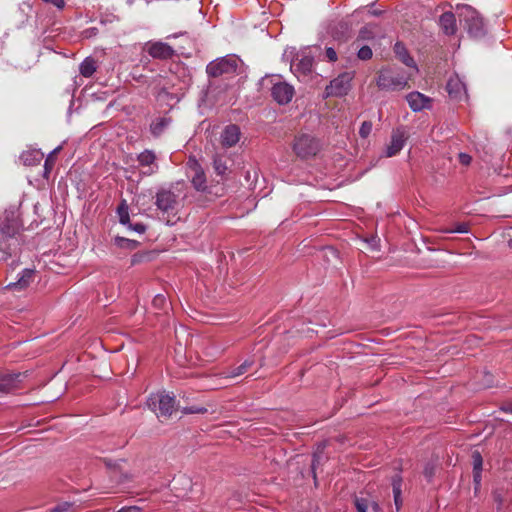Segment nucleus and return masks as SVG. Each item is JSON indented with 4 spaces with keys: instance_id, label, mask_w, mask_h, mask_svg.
<instances>
[{
    "instance_id": "603ef678",
    "label": "nucleus",
    "mask_w": 512,
    "mask_h": 512,
    "mask_svg": "<svg viewBox=\"0 0 512 512\" xmlns=\"http://www.w3.org/2000/svg\"><path fill=\"white\" fill-rule=\"evenodd\" d=\"M144 258V255L141 254H134L131 258V265H136L142 261Z\"/></svg>"
},
{
    "instance_id": "2f4dec72",
    "label": "nucleus",
    "mask_w": 512,
    "mask_h": 512,
    "mask_svg": "<svg viewBox=\"0 0 512 512\" xmlns=\"http://www.w3.org/2000/svg\"><path fill=\"white\" fill-rule=\"evenodd\" d=\"M213 168L217 175L223 176L225 175L228 167L226 165V161L222 156L216 155L213 158Z\"/></svg>"
},
{
    "instance_id": "c756f323",
    "label": "nucleus",
    "mask_w": 512,
    "mask_h": 512,
    "mask_svg": "<svg viewBox=\"0 0 512 512\" xmlns=\"http://www.w3.org/2000/svg\"><path fill=\"white\" fill-rule=\"evenodd\" d=\"M117 214L119 217V222L122 225H128L130 221L129 216V207L127 205L126 200H122L121 203L117 207Z\"/></svg>"
},
{
    "instance_id": "aec40b11",
    "label": "nucleus",
    "mask_w": 512,
    "mask_h": 512,
    "mask_svg": "<svg viewBox=\"0 0 512 512\" xmlns=\"http://www.w3.org/2000/svg\"><path fill=\"white\" fill-rule=\"evenodd\" d=\"M313 64L314 58L310 55H304L296 63L292 64L291 68L295 73L306 76L312 72Z\"/></svg>"
},
{
    "instance_id": "9b49d317",
    "label": "nucleus",
    "mask_w": 512,
    "mask_h": 512,
    "mask_svg": "<svg viewBox=\"0 0 512 512\" xmlns=\"http://www.w3.org/2000/svg\"><path fill=\"white\" fill-rule=\"evenodd\" d=\"M240 136L241 131L239 126L236 124L227 125L220 136L221 145L225 148L233 147L239 142Z\"/></svg>"
},
{
    "instance_id": "37998d69",
    "label": "nucleus",
    "mask_w": 512,
    "mask_h": 512,
    "mask_svg": "<svg viewBox=\"0 0 512 512\" xmlns=\"http://www.w3.org/2000/svg\"><path fill=\"white\" fill-rule=\"evenodd\" d=\"M458 160L462 165L468 166L472 161V157L467 153L461 152L458 155Z\"/></svg>"
},
{
    "instance_id": "5fc2aeb1",
    "label": "nucleus",
    "mask_w": 512,
    "mask_h": 512,
    "mask_svg": "<svg viewBox=\"0 0 512 512\" xmlns=\"http://www.w3.org/2000/svg\"><path fill=\"white\" fill-rule=\"evenodd\" d=\"M509 246L512 248V239L508 242Z\"/></svg>"
},
{
    "instance_id": "b1692460",
    "label": "nucleus",
    "mask_w": 512,
    "mask_h": 512,
    "mask_svg": "<svg viewBox=\"0 0 512 512\" xmlns=\"http://www.w3.org/2000/svg\"><path fill=\"white\" fill-rule=\"evenodd\" d=\"M402 478L399 475H395L392 478V490H393V497H394V503H395V511L399 512V510L402 507Z\"/></svg>"
},
{
    "instance_id": "0eeeda50",
    "label": "nucleus",
    "mask_w": 512,
    "mask_h": 512,
    "mask_svg": "<svg viewBox=\"0 0 512 512\" xmlns=\"http://www.w3.org/2000/svg\"><path fill=\"white\" fill-rule=\"evenodd\" d=\"M319 149L320 146L318 141L307 134H302L296 137L293 143V151L302 159L315 156Z\"/></svg>"
},
{
    "instance_id": "72a5a7b5",
    "label": "nucleus",
    "mask_w": 512,
    "mask_h": 512,
    "mask_svg": "<svg viewBox=\"0 0 512 512\" xmlns=\"http://www.w3.org/2000/svg\"><path fill=\"white\" fill-rule=\"evenodd\" d=\"M372 56H373L372 49L367 45L362 46L357 52V57L363 61L370 60L372 58Z\"/></svg>"
},
{
    "instance_id": "79ce46f5",
    "label": "nucleus",
    "mask_w": 512,
    "mask_h": 512,
    "mask_svg": "<svg viewBox=\"0 0 512 512\" xmlns=\"http://www.w3.org/2000/svg\"><path fill=\"white\" fill-rule=\"evenodd\" d=\"M127 226L129 229H132L133 231L140 233V234L144 233L146 231V226L143 223L132 224L129 222V224Z\"/></svg>"
},
{
    "instance_id": "c03bdc74",
    "label": "nucleus",
    "mask_w": 512,
    "mask_h": 512,
    "mask_svg": "<svg viewBox=\"0 0 512 512\" xmlns=\"http://www.w3.org/2000/svg\"><path fill=\"white\" fill-rule=\"evenodd\" d=\"M493 499L497 503V510L499 512L501 507H502V505H503V501H504L501 492L494 491L493 492Z\"/></svg>"
},
{
    "instance_id": "a19ab883",
    "label": "nucleus",
    "mask_w": 512,
    "mask_h": 512,
    "mask_svg": "<svg viewBox=\"0 0 512 512\" xmlns=\"http://www.w3.org/2000/svg\"><path fill=\"white\" fill-rule=\"evenodd\" d=\"M445 233H467L468 232V226L465 223H460L456 226L455 229H445L443 230Z\"/></svg>"
},
{
    "instance_id": "412c9836",
    "label": "nucleus",
    "mask_w": 512,
    "mask_h": 512,
    "mask_svg": "<svg viewBox=\"0 0 512 512\" xmlns=\"http://www.w3.org/2000/svg\"><path fill=\"white\" fill-rule=\"evenodd\" d=\"M447 92L451 98L461 99L466 94L465 85L458 77L450 78L446 85Z\"/></svg>"
},
{
    "instance_id": "cd10ccee",
    "label": "nucleus",
    "mask_w": 512,
    "mask_h": 512,
    "mask_svg": "<svg viewBox=\"0 0 512 512\" xmlns=\"http://www.w3.org/2000/svg\"><path fill=\"white\" fill-rule=\"evenodd\" d=\"M254 364L253 360H245L241 365L232 369L229 372H223L221 375L224 378H235L246 373Z\"/></svg>"
},
{
    "instance_id": "49530a36",
    "label": "nucleus",
    "mask_w": 512,
    "mask_h": 512,
    "mask_svg": "<svg viewBox=\"0 0 512 512\" xmlns=\"http://www.w3.org/2000/svg\"><path fill=\"white\" fill-rule=\"evenodd\" d=\"M481 473L482 471H473V481L475 484V490H478L480 488L482 479Z\"/></svg>"
},
{
    "instance_id": "864d4df0",
    "label": "nucleus",
    "mask_w": 512,
    "mask_h": 512,
    "mask_svg": "<svg viewBox=\"0 0 512 512\" xmlns=\"http://www.w3.org/2000/svg\"><path fill=\"white\" fill-rule=\"evenodd\" d=\"M501 410L506 413L512 414V404H506L501 407Z\"/></svg>"
},
{
    "instance_id": "7ed1b4c3",
    "label": "nucleus",
    "mask_w": 512,
    "mask_h": 512,
    "mask_svg": "<svg viewBox=\"0 0 512 512\" xmlns=\"http://www.w3.org/2000/svg\"><path fill=\"white\" fill-rule=\"evenodd\" d=\"M376 84L380 90H401L407 86L408 77L403 73L394 71L393 69L383 68L378 72Z\"/></svg>"
},
{
    "instance_id": "a878e982",
    "label": "nucleus",
    "mask_w": 512,
    "mask_h": 512,
    "mask_svg": "<svg viewBox=\"0 0 512 512\" xmlns=\"http://www.w3.org/2000/svg\"><path fill=\"white\" fill-rule=\"evenodd\" d=\"M18 375H6L0 379V396L12 392L16 387Z\"/></svg>"
},
{
    "instance_id": "6ab92c4d",
    "label": "nucleus",
    "mask_w": 512,
    "mask_h": 512,
    "mask_svg": "<svg viewBox=\"0 0 512 512\" xmlns=\"http://www.w3.org/2000/svg\"><path fill=\"white\" fill-rule=\"evenodd\" d=\"M172 123V118L168 116H162L155 118L149 127L150 133L153 137L159 138L164 134L168 127Z\"/></svg>"
},
{
    "instance_id": "e433bc0d",
    "label": "nucleus",
    "mask_w": 512,
    "mask_h": 512,
    "mask_svg": "<svg viewBox=\"0 0 512 512\" xmlns=\"http://www.w3.org/2000/svg\"><path fill=\"white\" fill-rule=\"evenodd\" d=\"M473 471H482L483 459L480 452L475 451L472 454Z\"/></svg>"
},
{
    "instance_id": "20e7f679",
    "label": "nucleus",
    "mask_w": 512,
    "mask_h": 512,
    "mask_svg": "<svg viewBox=\"0 0 512 512\" xmlns=\"http://www.w3.org/2000/svg\"><path fill=\"white\" fill-rule=\"evenodd\" d=\"M20 231V225L13 216L6 217L5 221L0 225V252L7 255L11 254L12 246L17 243L16 235Z\"/></svg>"
},
{
    "instance_id": "de8ad7c7",
    "label": "nucleus",
    "mask_w": 512,
    "mask_h": 512,
    "mask_svg": "<svg viewBox=\"0 0 512 512\" xmlns=\"http://www.w3.org/2000/svg\"><path fill=\"white\" fill-rule=\"evenodd\" d=\"M320 460H321V456L318 453H314L313 459H312V464H311V469H312V472L314 475H315L317 465L320 463Z\"/></svg>"
},
{
    "instance_id": "1a4fd4ad",
    "label": "nucleus",
    "mask_w": 512,
    "mask_h": 512,
    "mask_svg": "<svg viewBox=\"0 0 512 512\" xmlns=\"http://www.w3.org/2000/svg\"><path fill=\"white\" fill-rule=\"evenodd\" d=\"M271 97L279 105H286L291 102L295 95L294 87L280 78L271 80Z\"/></svg>"
},
{
    "instance_id": "6e6552de",
    "label": "nucleus",
    "mask_w": 512,
    "mask_h": 512,
    "mask_svg": "<svg viewBox=\"0 0 512 512\" xmlns=\"http://www.w3.org/2000/svg\"><path fill=\"white\" fill-rule=\"evenodd\" d=\"M352 79L351 73H341L326 86L325 97H342L347 95L351 89Z\"/></svg>"
},
{
    "instance_id": "9d476101",
    "label": "nucleus",
    "mask_w": 512,
    "mask_h": 512,
    "mask_svg": "<svg viewBox=\"0 0 512 512\" xmlns=\"http://www.w3.org/2000/svg\"><path fill=\"white\" fill-rule=\"evenodd\" d=\"M137 161L140 167L146 168L143 172L146 176H151L158 172L157 156L153 150L145 149L137 155Z\"/></svg>"
},
{
    "instance_id": "8fccbe9b",
    "label": "nucleus",
    "mask_w": 512,
    "mask_h": 512,
    "mask_svg": "<svg viewBox=\"0 0 512 512\" xmlns=\"http://www.w3.org/2000/svg\"><path fill=\"white\" fill-rule=\"evenodd\" d=\"M70 504L65 503L63 505L57 506L51 512H69Z\"/></svg>"
},
{
    "instance_id": "f8f14e48",
    "label": "nucleus",
    "mask_w": 512,
    "mask_h": 512,
    "mask_svg": "<svg viewBox=\"0 0 512 512\" xmlns=\"http://www.w3.org/2000/svg\"><path fill=\"white\" fill-rule=\"evenodd\" d=\"M406 100L413 112H420L424 109L430 108L431 98L418 91H413L407 94Z\"/></svg>"
},
{
    "instance_id": "f257e3e1",
    "label": "nucleus",
    "mask_w": 512,
    "mask_h": 512,
    "mask_svg": "<svg viewBox=\"0 0 512 512\" xmlns=\"http://www.w3.org/2000/svg\"><path fill=\"white\" fill-rule=\"evenodd\" d=\"M457 16L460 24L467 31L470 37L482 38L486 35L487 29L480 13L469 5H462L457 8Z\"/></svg>"
},
{
    "instance_id": "a18cd8bd",
    "label": "nucleus",
    "mask_w": 512,
    "mask_h": 512,
    "mask_svg": "<svg viewBox=\"0 0 512 512\" xmlns=\"http://www.w3.org/2000/svg\"><path fill=\"white\" fill-rule=\"evenodd\" d=\"M98 28L97 27H90L83 31V35L85 38H91L95 37L98 34Z\"/></svg>"
},
{
    "instance_id": "4468645a",
    "label": "nucleus",
    "mask_w": 512,
    "mask_h": 512,
    "mask_svg": "<svg viewBox=\"0 0 512 512\" xmlns=\"http://www.w3.org/2000/svg\"><path fill=\"white\" fill-rule=\"evenodd\" d=\"M34 278L35 270L25 268L20 272L18 280L16 282L9 283L6 286V289L14 291L24 290L33 282Z\"/></svg>"
},
{
    "instance_id": "58836bf2",
    "label": "nucleus",
    "mask_w": 512,
    "mask_h": 512,
    "mask_svg": "<svg viewBox=\"0 0 512 512\" xmlns=\"http://www.w3.org/2000/svg\"><path fill=\"white\" fill-rule=\"evenodd\" d=\"M152 304L157 309H162L166 304V298L162 294H157L154 296Z\"/></svg>"
},
{
    "instance_id": "dca6fc26",
    "label": "nucleus",
    "mask_w": 512,
    "mask_h": 512,
    "mask_svg": "<svg viewBox=\"0 0 512 512\" xmlns=\"http://www.w3.org/2000/svg\"><path fill=\"white\" fill-rule=\"evenodd\" d=\"M405 144V135L404 132L400 130L393 131L391 135L390 144L387 146L385 150L386 157H393L397 155Z\"/></svg>"
},
{
    "instance_id": "c85d7f7f",
    "label": "nucleus",
    "mask_w": 512,
    "mask_h": 512,
    "mask_svg": "<svg viewBox=\"0 0 512 512\" xmlns=\"http://www.w3.org/2000/svg\"><path fill=\"white\" fill-rule=\"evenodd\" d=\"M375 26L373 24H368L362 27L357 35L356 42L360 41H371L375 39Z\"/></svg>"
},
{
    "instance_id": "ddd939ff",
    "label": "nucleus",
    "mask_w": 512,
    "mask_h": 512,
    "mask_svg": "<svg viewBox=\"0 0 512 512\" xmlns=\"http://www.w3.org/2000/svg\"><path fill=\"white\" fill-rule=\"evenodd\" d=\"M438 25L441 31L447 36H454L458 30L456 15L446 11L439 17Z\"/></svg>"
},
{
    "instance_id": "f3484780",
    "label": "nucleus",
    "mask_w": 512,
    "mask_h": 512,
    "mask_svg": "<svg viewBox=\"0 0 512 512\" xmlns=\"http://www.w3.org/2000/svg\"><path fill=\"white\" fill-rule=\"evenodd\" d=\"M148 53L153 58L169 59L173 56L174 50L167 43L155 42L149 46Z\"/></svg>"
},
{
    "instance_id": "ea45409f",
    "label": "nucleus",
    "mask_w": 512,
    "mask_h": 512,
    "mask_svg": "<svg viewBox=\"0 0 512 512\" xmlns=\"http://www.w3.org/2000/svg\"><path fill=\"white\" fill-rule=\"evenodd\" d=\"M325 57L330 62H336L338 59L337 52L332 47H327L325 50Z\"/></svg>"
},
{
    "instance_id": "39448f33",
    "label": "nucleus",
    "mask_w": 512,
    "mask_h": 512,
    "mask_svg": "<svg viewBox=\"0 0 512 512\" xmlns=\"http://www.w3.org/2000/svg\"><path fill=\"white\" fill-rule=\"evenodd\" d=\"M239 59L234 55H227L211 61L206 66L209 77L231 76L237 73Z\"/></svg>"
},
{
    "instance_id": "393cba45",
    "label": "nucleus",
    "mask_w": 512,
    "mask_h": 512,
    "mask_svg": "<svg viewBox=\"0 0 512 512\" xmlns=\"http://www.w3.org/2000/svg\"><path fill=\"white\" fill-rule=\"evenodd\" d=\"M62 147L58 146L53 151H51L44 162V169H43V178L48 179L50 176V173L55 165L56 162V156L61 151Z\"/></svg>"
},
{
    "instance_id": "4be33fe9",
    "label": "nucleus",
    "mask_w": 512,
    "mask_h": 512,
    "mask_svg": "<svg viewBox=\"0 0 512 512\" xmlns=\"http://www.w3.org/2000/svg\"><path fill=\"white\" fill-rule=\"evenodd\" d=\"M43 158H44V154L38 149L24 151L20 155V161L25 166L39 165L41 163V161L43 160Z\"/></svg>"
},
{
    "instance_id": "7c9ffc66",
    "label": "nucleus",
    "mask_w": 512,
    "mask_h": 512,
    "mask_svg": "<svg viewBox=\"0 0 512 512\" xmlns=\"http://www.w3.org/2000/svg\"><path fill=\"white\" fill-rule=\"evenodd\" d=\"M139 242L136 240L127 239L124 237L117 236L115 238V245L122 249L134 250L139 246Z\"/></svg>"
},
{
    "instance_id": "f03ea898",
    "label": "nucleus",
    "mask_w": 512,
    "mask_h": 512,
    "mask_svg": "<svg viewBox=\"0 0 512 512\" xmlns=\"http://www.w3.org/2000/svg\"><path fill=\"white\" fill-rule=\"evenodd\" d=\"M155 205L162 214L163 219L169 224L170 217H175L180 207V197L172 187H161L155 194Z\"/></svg>"
},
{
    "instance_id": "c9c22d12",
    "label": "nucleus",
    "mask_w": 512,
    "mask_h": 512,
    "mask_svg": "<svg viewBox=\"0 0 512 512\" xmlns=\"http://www.w3.org/2000/svg\"><path fill=\"white\" fill-rule=\"evenodd\" d=\"M208 409L203 406H189L183 408L184 414H206Z\"/></svg>"
},
{
    "instance_id": "2eb2a0df",
    "label": "nucleus",
    "mask_w": 512,
    "mask_h": 512,
    "mask_svg": "<svg viewBox=\"0 0 512 512\" xmlns=\"http://www.w3.org/2000/svg\"><path fill=\"white\" fill-rule=\"evenodd\" d=\"M156 81H157L156 97L159 101L178 102L179 99H178L177 95L170 91V88H171L170 83L166 82L162 76H159Z\"/></svg>"
},
{
    "instance_id": "5701e85b",
    "label": "nucleus",
    "mask_w": 512,
    "mask_h": 512,
    "mask_svg": "<svg viewBox=\"0 0 512 512\" xmlns=\"http://www.w3.org/2000/svg\"><path fill=\"white\" fill-rule=\"evenodd\" d=\"M194 175L191 183L197 191L204 192L207 189L206 177L202 168L195 162L193 167Z\"/></svg>"
},
{
    "instance_id": "473e14b6",
    "label": "nucleus",
    "mask_w": 512,
    "mask_h": 512,
    "mask_svg": "<svg viewBox=\"0 0 512 512\" xmlns=\"http://www.w3.org/2000/svg\"><path fill=\"white\" fill-rule=\"evenodd\" d=\"M354 504L357 512H368L370 501L367 498L355 497Z\"/></svg>"
},
{
    "instance_id": "09e8293b",
    "label": "nucleus",
    "mask_w": 512,
    "mask_h": 512,
    "mask_svg": "<svg viewBox=\"0 0 512 512\" xmlns=\"http://www.w3.org/2000/svg\"><path fill=\"white\" fill-rule=\"evenodd\" d=\"M45 3H49L57 7L58 9H63L65 6L64 0H43Z\"/></svg>"
},
{
    "instance_id": "4c0bfd02",
    "label": "nucleus",
    "mask_w": 512,
    "mask_h": 512,
    "mask_svg": "<svg viewBox=\"0 0 512 512\" xmlns=\"http://www.w3.org/2000/svg\"><path fill=\"white\" fill-rule=\"evenodd\" d=\"M372 126L370 121H364L359 129V135L362 138H367L371 134Z\"/></svg>"
},
{
    "instance_id": "423d86ee",
    "label": "nucleus",
    "mask_w": 512,
    "mask_h": 512,
    "mask_svg": "<svg viewBox=\"0 0 512 512\" xmlns=\"http://www.w3.org/2000/svg\"><path fill=\"white\" fill-rule=\"evenodd\" d=\"M147 404L158 418H168L175 409V398L166 393H157L149 397Z\"/></svg>"
},
{
    "instance_id": "bb28decb",
    "label": "nucleus",
    "mask_w": 512,
    "mask_h": 512,
    "mask_svg": "<svg viewBox=\"0 0 512 512\" xmlns=\"http://www.w3.org/2000/svg\"><path fill=\"white\" fill-rule=\"evenodd\" d=\"M97 69L96 61L92 57H86L80 64L79 71L83 77H91Z\"/></svg>"
},
{
    "instance_id": "f704fd0d",
    "label": "nucleus",
    "mask_w": 512,
    "mask_h": 512,
    "mask_svg": "<svg viewBox=\"0 0 512 512\" xmlns=\"http://www.w3.org/2000/svg\"><path fill=\"white\" fill-rule=\"evenodd\" d=\"M435 470L436 464L434 462L430 461L425 464L423 474L428 481H430L434 477Z\"/></svg>"
},
{
    "instance_id": "3c124183",
    "label": "nucleus",
    "mask_w": 512,
    "mask_h": 512,
    "mask_svg": "<svg viewBox=\"0 0 512 512\" xmlns=\"http://www.w3.org/2000/svg\"><path fill=\"white\" fill-rule=\"evenodd\" d=\"M369 510H371L372 512H383V510L380 507V505L377 502H375V501H370Z\"/></svg>"
},
{
    "instance_id": "a211bd4d",
    "label": "nucleus",
    "mask_w": 512,
    "mask_h": 512,
    "mask_svg": "<svg viewBox=\"0 0 512 512\" xmlns=\"http://www.w3.org/2000/svg\"><path fill=\"white\" fill-rule=\"evenodd\" d=\"M394 53L397 56V58L407 67L414 68L418 70L417 65L413 59V57L410 55L409 51L407 50L404 43L397 41L394 44L393 47Z\"/></svg>"
}]
</instances>
